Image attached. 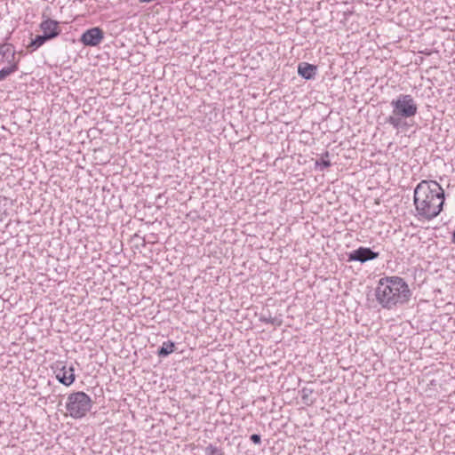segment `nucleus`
<instances>
[{
    "label": "nucleus",
    "mask_w": 455,
    "mask_h": 455,
    "mask_svg": "<svg viewBox=\"0 0 455 455\" xmlns=\"http://www.w3.org/2000/svg\"><path fill=\"white\" fill-rule=\"evenodd\" d=\"M416 216L419 219L430 220L443 210L444 190L434 180H422L414 189L413 196Z\"/></svg>",
    "instance_id": "f257e3e1"
},
{
    "label": "nucleus",
    "mask_w": 455,
    "mask_h": 455,
    "mask_svg": "<svg viewBox=\"0 0 455 455\" xmlns=\"http://www.w3.org/2000/svg\"><path fill=\"white\" fill-rule=\"evenodd\" d=\"M375 295L384 308L391 309L398 304L406 303L411 292L402 277L387 276L379 281Z\"/></svg>",
    "instance_id": "f03ea898"
},
{
    "label": "nucleus",
    "mask_w": 455,
    "mask_h": 455,
    "mask_svg": "<svg viewBox=\"0 0 455 455\" xmlns=\"http://www.w3.org/2000/svg\"><path fill=\"white\" fill-rule=\"evenodd\" d=\"M390 105L393 111L392 115L387 117L386 123L395 129H399L404 124L402 121L403 118H410L417 114V104L410 94H400L390 102Z\"/></svg>",
    "instance_id": "7ed1b4c3"
},
{
    "label": "nucleus",
    "mask_w": 455,
    "mask_h": 455,
    "mask_svg": "<svg viewBox=\"0 0 455 455\" xmlns=\"http://www.w3.org/2000/svg\"><path fill=\"white\" fill-rule=\"evenodd\" d=\"M92 408V399L84 392H75L68 396L66 409L74 419H80L86 415Z\"/></svg>",
    "instance_id": "20e7f679"
},
{
    "label": "nucleus",
    "mask_w": 455,
    "mask_h": 455,
    "mask_svg": "<svg viewBox=\"0 0 455 455\" xmlns=\"http://www.w3.org/2000/svg\"><path fill=\"white\" fill-rule=\"evenodd\" d=\"M104 39V32L101 28L95 27L87 29L83 33L80 42L86 46H97Z\"/></svg>",
    "instance_id": "39448f33"
},
{
    "label": "nucleus",
    "mask_w": 455,
    "mask_h": 455,
    "mask_svg": "<svg viewBox=\"0 0 455 455\" xmlns=\"http://www.w3.org/2000/svg\"><path fill=\"white\" fill-rule=\"evenodd\" d=\"M379 257V252L373 251L368 247H359L348 254V261H359L364 263Z\"/></svg>",
    "instance_id": "423d86ee"
},
{
    "label": "nucleus",
    "mask_w": 455,
    "mask_h": 455,
    "mask_svg": "<svg viewBox=\"0 0 455 455\" xmlns=\"http://www.w3.org/2000/svg\"><path fill=\"white\" fill-rule=\"evenodd\" d=\"M75 370L73 366L68 367L62 365L60 368H57L55 371L56 379L63 385L68 387L73 384L75 380Z\"/></svg>",
    "instance_id": "0eeeda50"
},
{
    "label": "nucleus",
    "mask_w": 455,
    "mask_h": 455,
    "mask_svg": "<svg viewBox=\"0 0 455 455\" xmlns=\"http://www.w3.org/2000/svg\"><path fill=\"white\" fill-rule=\"evenodd\" d=\"M40 28L50 40L57 37L60 34L59 22L49 18L41 22Z\"/></svg>",
    "instance_id": "6e6552de"
},
{
    "label": "nucleus",
    "mask_w": 455,
    "mask_h": 455,
    "mask_svg": "<svg viewBox=\"0 0 455 455\" xmlns=\"http://www.w3.org/2000/svg\"><path fill=\"white\" fill-rule=\"evenodd\" d=\"M0 55L2 56V61L12 63L14 62L15 49L11 44H3L0 45Z\"/></svg>",
    "instance_id": "1a4fd4ad"
},
{
    "label": "nucleus",
    "mask_w": 455,
    "mask_h": 455,
    "mask_svg": "<svg viewBox=\"0 0 455 455\" xmlns=\"http://www.w3.org/2000/svg\"><path fill=\"white\" fill-rule=\"evenodd\" d=\"M316 67L306 62L300 63L298 67V73L307 80L312 79L315 75Z\"/></svg>",
    "instance_id": "9d476101"
},
{
    "label": "nucleus",
    "mask_w": 455,
    "mask_h": 455,
    "mask_svg": "<svg viewBox=\"0 0 455 455\" xmlns=\"http://www.w3.org/2000/svg\"><path fill=\"white\" fill-rule=\"evenodd\" d=\"M174 347L175 345L172 341L168 340L164 342L162 347L158 349L157 355L160 357H165L174 351Z\"/></svg>",
    "instance_id": "9b49d317"
},
{
    "label": "nucleus",
    "mask_w": 455,
    "mask_h": 455,
    "mask_svg": "<svg viewBox=\"0 0 455 455\" xmlns=\"http://www.w3.org/2000/svg\"><path fill=\"white\" fill-rule=\"evenodd\" d=\"M47 40L50 39L47 37L46 35H38L30 42L28 48H31L32 51H35L40 46H42Z\"/></svg>",
    "instance_id": "f8f14e48"
},
{
    "label": "nucleus",
    "mask_w": 455,
    "mask_h": 455,
    "mask_svg": "<svg viewBox=\"0 0 455 455\" xmlns=\"http://www.w3.org/2000/svg\"><path fill=\"white\" fill-rule=\"evenodd\" d=\"M9 67L4 68L0 70V80H4L8 76L18 70V64L16 62L10 63Z\"/></svg>",
    "instance_id": "ddd939ff"
},
{
    "label": "nucleus",
    "mask_w": 455,
    "mask_h": 455,
    "mask_svg": "<svg viewBox=\"0 0 455 455\" xmlns=\"http://www.w3.org/2000/svg\"><path fill=\"white\" fill-rule=\"evenodd\" d=\"M259 320L262 323H271V324L277 325V326H280L282 324L281 319H279L277 317H273V316H271L270 314H268L267 315L261 314L259 316Z\"/></svg>",
    "instance_id": "4468645a"
},
{
    "label": "nucleus",
    "mask_w": 455,
    "mask_h": 455,
    "mask_svg": "<svg viewBox=\"0 0 455 455\" xmlns=\"http://www.w3.org/2000/svg\"><path fill=\"white\" fill-rule=\"evenodd\" d=\"M205 454L206 455H223L221 451L215 445L209 444L205 448Z\"/></svg>",
    "instance_id": "2eb2a0df"
},
{
    "label": "nucleus",
    "mask_w": 455,
    "mask_h": 455,
    "mask_svg": "<svg viewBox=\"0 0 455 455\" xmlns=\"http://www.w3.org/2000/svg\"><path fill=\"white\" fill-rule=\"evenodd\" d=\"M300 392L302 401L305 403L308 404L309 396L313 394V390L311 388L303 387Z\"/></svg>",
    "instance_id": "dca6fc26"
},
{
    "label": "nucleus",
    "mask_w": 455,
    "mask_h": 455,
    "mask_svg": "<svg viewBox=\"0 0 455 455\" xmlns=\"http://www.w3.org/2000/svg\"><path fill=\"white\" fill-rule=\"evenodd\" d=\"M329 153L325 152L324 156H323L320 161H316L315 164L322 166V169L330 167L331 162L327 159Z\"/></svg>",
    "instance_id": "f3484780"
},
{
    "label": "nucleus",
    "mask_w": 455,
    "mask_h": 455,
    "mask_svg": "<svg viewBox=\"0 0 455 455\" xmlns=\"http://www.w3.org/2000/svg\"><path fill=\"white\" fill-rule=\"evenodd\" d=\"M250 439L255 444H259L261 443V437L258 434L251 435Z\"/></svg>",
    "instance_id": "a211bd4d"
},
{
    "label": "nucleus",
    "mask_w": 455,
    "mask_h": 455,
    "mask_svg": "<svg viewBox=\"0 0 455 455\" xmlns=\"http://www.w3.org/2000/svg\"><path fill=\"white\" fill-rule=\"evenodd\" d=\"M451 242L455 244V230L452 233Z\"/></svg>",
    "instance_id": "6ab92c4d"
}]
</instances>
